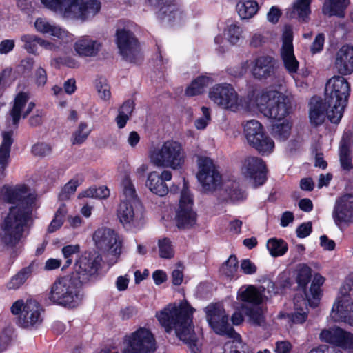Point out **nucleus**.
<instances>
[{"label": "nucleus", "mask_w": 353, "mask_h": 353, "mask_svg": "<svg viewBox=\"0 0 353 353\" xmlns=\"http://www.w3.org/2000/svg\"><path fill=\"white\" fill-rule=\"evenodd\" d=\"M241 269L245 274H253L256 272V266L249 259L241 261Z\"/></svg>", "instance_id": "63"}, {"label": "nucleus", "mask_w": 353, "mask_h": 353, "mask_svg": "<svg viewBox=\"0 0 353 353\" xmlns=\"http://www.w3.org/2000/svg\"><path fill=\"white\" fill-rule=\"evenodd\" d=\"M292 350V344L288 341H279L276 343V353H290Z\"/></svg>", "instance_id": "64"}, {"label": "nucleus", "mask_w": 353, "mask_h": 353, "mask_svg": "<svg viewBox=\"0 0 353 353\" xmlns=\"http://www.w3.org/2000/svg\"><path fill=\"white\" fill-rule=\"evenodd\" d=\"M148 157L150 162L156 167L177 170L184 166L186 152L181 142L170 139L150 149Z\"/></svg>", "instance_id": "5"}, {"label": "nucleus", "mask_w": 353, "mask_h": 353, "mask_svg": "<svg viewBox=\"0 0 353 353\" xmlns=\"http://www.w3.org/2000/svg\"><path fill=\"white\" fill-rule=\"evenodd\" d=\"M39 37L34 34H24L21 37L23 43V48L30 54H35L37 52Z\"/></svg>", "instance_id": "52"}, {"label": "nucleus", "mask_w": 353, "mask_h": 353, "mask_svg": "<svg viewBox=\"0 0 353 353\" xmlns=\"http://www.w3.org/2000/svg\"><path fill=\"white\" fill-rule=\"evenodd\" d=\"M148 3L157 10L158 17L168 21H179L183 13L178 9L174 0H147Z\"/></svg>", "instance_id": "25"}, {"label": "nucleus", "mask_w": 353, "mask_h": 353, "mask_svg": "<svg viewBox=\"0 0 353 353\" xmlns=\"http://www.w3.org/2000/svg\"><path fill=\"white\" fill-rule=\"evenodd\" d=\"M124 352L127 353H152L157 344L152 333L146 328H139L124 340Z\"/></svg>", "instance_id": "15"}, {"label": "nucleus", "mask_w": 353, "mask_h": 353, "mask_svg": "<svg viewBox=\"0 0 353 353\" xmlns=\"http://www.w3.org/2000/svg\"><path fill=\"white\" fill-rule=\"evenodd\" d=\"M350 92V85L344 77L334 76L327 81L324 101L327 106V118L332 123L340 122Z\"/></svg>", "instance_id": "3"}, {"label": "nucleus", "mask_w": 353, "mask_h": 353, "mask_svg": "<svg viewBox=\"0 0 353 353\" xmlns=\"http://www.w3.org/2000/svg\"><path fill=\"white\" fill-rule=\"evenodd\" d=\"M241 308L245 311V314L248 317V321L251 324L261 325L263 323L264 318L262 310L259 305H252L248 307L245 304H243Z\"/></svg>", "instance_id": "47"}, {"label": "nucleus", "mask_w": 353, "mask_h": 353, "mask_svg": "<svg viewBox=\"0 0 353 353\" xmlns=\"http://www.w3.org/2000/svg\"><path fill=\"white\" fill-rule=\"evenodd\" d=\"M47 8L67 19L82 21L94 17L101 9L98 0H41Z\"/></svg>", "instance_id": "4"}, {"label": "nucleus", "mask_w": 353, "mask_h": 353, "mask_svg": "<svg viewBox=\"0 0 353 353\" xmlns=\"http://www.w3.org/2000/svg\"><path fill=\"white\" fill-rule=\"evenodd\" d=\"M205 312L207 321L216 334L239 339V334L228 323V316L221 305L210 304L205 307Z\"/></svg>", "instance_id": "14"}, {"label": "nucleus", "mask_w": 353, "mask_h": 353, "mask_svg": "<svg viewBox=\"0 0 353 353\" xmlns=\"http://www.w3.org/2000/svg\"><path fill=\"white\" fill-rule=\"evenodd\" d=\"M353 274H350L340 288L333 304L330 316L335 322H343L353 326Z\"/></svg>", "instance_id": "8"}, {"label": "nucleus", "mask_w": 353, "mask_h": 353, "mask_svg": "<svg viewBox=\"0 0 353 353\" xmlns=\"http://www.w3.org/2000/svg\"><path fill=\"white\" fill-rule=\"evenodd\" d=\"M32 272L31 265L21 269L16 274L12 276L6 283L8 290H17L22 286L26 280L30 276Z\"/></svg>", "instance_id": "40"}, {"label": "nucleus", "mask_w": 353, "mask_h": 353, "mask_svg": "<svg viewBox=\"0 0 353 353\" xmlns=\"http://www.w3.org/2000/svg\"><path fill=\"white\" fill-rule=\"evenodd\" d=\"M217 199L221 202L238 201L245 198V193L239 188L236 182H225L218 190Z\"/></svg>", "instance_id": "30"}, {"label": "nucleus", "mask_w": 353, "mask_h": 353, "mask_svg": "<svg viewBox=\"0 0 353 353\" xmlns=\"http://www.w3.org/2000/svg\"><path fill=\"white\" fill-rule=\"evenodd\" d=\"M91 132L92 128L88 123L81 121L72 134L70 139L72 144L81 145L87 140Z\"/></svg>", "instance_id": "42"}, {"label": "nucleus", "mask_w": 353, "mask_h": 353, "mask_svg": "<svg viewBox=\"0 0 353 353\" xmlns=\"http://www.w3.org/2000/svg\"><path fill=\"white\" fill-rule=\"evenodd\" d=\"M201 111L203 116L197 119L194 122V125L198 130H203L206 128L210 121V110L207 107H202Z\"/></svg>", "instance_id": "58"}, {"label": "nucleus", "mask_w": 353, "mask_h": 353, "mask_svg": "<svg viewBox=\"0 0 353 353\" xmlns=\"http://www.w3.org/2000/svg\"><path fill=\"white\" fill-rule=\"evenodd\" d=\"M34 80L37 86H44L47 82V73L43 68L39 66L36 68L34 72Z\"/></svg>", "instance_id": "61"}, {"label": "nucleus", "mask_w": 353, "mask_h": 353, "mask_svg": "<svg viewBox=\"0 0 353 353\" xmlns=\"http://www.w3.org/2000/svg\"><path fill=\"white\" fill-rule=\"evenodd\" d=\"M12 314L18 315L17 323L24 328L37 326L42 322V308L40 304L34 299L15 301L10 308Z\"/></svg>", "instance_id": "10"}, {"label": "nucleus", "mask_w": 353, "mask_h": 353, "mask_svg": "<svg viewBox=\"0 0 353 353\" xmlns=\"http://www.w3.org/2000/svg\"><path fill=\"white\" fill-rule=\"evenodd\" d=\"M110 191L105 187L101 186L97 188H91L83 192L79 195V197H91V198H99L105 199L109 196Z\"/></svg>", "instance_id": "55"}, {"label": "nucleus", "mask_w": 353, "mask_h": 353, "mask_svg": "<svg viewBox=\"0 0 353 353\" xmlns=\"http://www.w3.org/2000/svg\"><path fill=\"white\" fill-rule=\"evenodd\" d=\"M319 337L322 341L341 347L349 352H353V334L339 327L322 330Z\"/></svg>", "instance_id": "21"}, {"label": "nucleus", "mask_w": 353, "mask_h": 353, "mask_svg": "<svg viewBox=\"0 0 353 353\" xmlns=\"http://www.w3.org/2000/svg\"><path fill=\"white\" fill-rule=\"evenodd\" d=\"M101 44L88 36H83L77 39L74 43V49L80 57H94L100 51Z\"/></svg>", "instance_id": "28"}, {"label": "nucleus", "mask_w": 353, "mask_h": 353, "mask_svg": "<svg viewBox=\"0 0 353 353\" xmlns=\"http://www.w3.org/2000/svg\"><path fill=\"white\" fill-rule=\"evenodd\" d=\"M29 99V94L27 92H21L16 95L12 108L10 111L13 125H17L21 117H26L34 108V103L30 102L28 103L26 109L23 110Z\"/></svg>", "instance_id": "26"}, {"label": "nucleus", "mask_w": 353, "mask_h": 353, "mask_svg": "<svg viewBox=\"0 0 353 353\" xmlns=\"http://www.w3.org/2000/svg\"><path fill=\"white\" fill-rule=\"evenodd\" d=\"M276 121L278 122L272 127L271 133L279 141H285L290 135L292 123L285 117Z\"/></svg>", "instance_id": "37"}, {"label": "nucleus", "mask_w": 353, "mask_h": 353, "mask_svg": "<svg viewBox=\"0 0 353 353\" xmlns=\"http://www.w3.org/2000/svg\"><path fill=\"white\" fill-rule=\"evenodd\" d=\"M36 30L41 34L63 39L67 37L68 32L59 26L49 22L45 18H39L34 22Z\"/></svg>", "instance_id": "33"}, {"label": "nucleus", "mask_w": 353, "mask_h": 353, "mask_svg": "<svg viewBox=\"0 0 353 353\" xmlns=\"http://www.w3.org/2000/svg\"><path fill=\"white\" fill-rule=\"evenodd\" d=\"M254 103L265 117L279 121L290 113L291 107L289 98L276 90L257 93Z\"/></svg>", "instance_id": "7"}, {"label": "nucleus", "mask_w": 353, "mask_h": 353, "mask_svg": "<svg viewBox=\"0 0 353 353\" xmlns=\"http://www.w3.org/2000/svg\"><path fill=\"white\" fill-rule=\"evenodd\" d=\"M276 60L272 56L261 55L252 62L251 73L259 80L266 79L272 77L276 68Z\"/></svg>", "instance_id": "23"}, {"label": "nucleus", "mask_w": 353, "mask_h": 353, "mask_svg": "<svg viewBox=\"0 0 353 353\" xmlns=\"http://www.w3.org/2000/svg\"><path fill=\"white\" fill-rule=\"evenodd\" d=\"M263 132L262 125L256 120L248 121L244 124V134L250 145L254 143L259 137H261Z\"/></svg>", "instance_id": "36"}, {"label": "nucleus", "mask_w": 353, "mask_h": 353, "mask_svg": "<svg viewBox=\"0 0 353 353\" xmlns=\"http://www.w3.org/2000/svg\"><path fill=\"white\" fill-rule=\"evenodd\" d=\"M194 309L186 301L170 303L156 313V317L167 333L174 331L176 336L187 343L192 353H199L200 345L194 332Z\"/></svg>", "instance_id": "2"}, {"label": "nucleus", "mask_w": 353, "mask_h": 353, "mask_svg": "<svg viewBox=\"0 0 353 353\" xmlns=\"http://www.w3.org/2000/svg\"><path fill=\"white\" fill-rule=\"evenodd\" d=\"M332 216L334 223L340 229L353 224V194H345L337 197Z\"/></svg>", "instance_id": "18"}, {"label": "nucleus", "mask_w": 353, "mask_h": 353, "mask_svg": "<svg viewBox=\"0 0 353 353\" xmlns=\"http://www.w3.org/2000/svg\"><path fill=\"white\" fill-rule=\"evenodd\" d=\"M81 180L72 179L68 181L59 193V198L61 200H68L71 195L76 192L77 187L81 184Z\"/></svg>", "instance_id": "53"}, {"label": "nucleus", "mask_w": 353, "mask_h": 353, "mask_svg": "<svg viewBox=\"0 0 353 353\" xmlns=\"http://www.w3.org/2000/svg\"><path fill=\"white\" fill-rule=\"evenodd\" d=\"M159 256L164 259H171L174 256V251L171 241L163 238L158 241Z\"/></svg>", "instance_id": "51"}, {"label": "nucleus", "mask_w": 353, "mask_h": 353, "mask_svg": "<svg viewBox=\"0 0 353 353\" xmlns=\"http://www.w3.org/2000/svg\"><path fill=\"white\" fill-rule=\"evenodd\" d=\"M311 272V268L307 265H300L296 277V281L300 287L305 288L310 281Z\"/></svg>", "instance_id": "54"}, {"label": "nucleus", "mask_w": 353, "mask_h": 353, "mask_svg": "<svg viewBox=\"0 0 353 353\" xmlns=\"http://www.w3.org/2000/svg\"><path fill=\"white\" fill-rule=\"evenodd\" d=\"M52 148L50 145L45 143H38L32 148V152L34 155L38 157H45L51 153Z\"/></svg>", "instance_id": "59"}, {"label": "nucleus", "mask_w": 353, "mask_h": 353, "mask_svg": "<svg viewBox=\"0 0 353 353\" xmlns=\"http://www.w3.org/2000/svg\"><path fill=\"white\" fill-rule=\"evenodd\" d=\"M67 214V209L65 205H61L55 213L54 218L48 226V231L50 233L54 232L59 229L63 223V219Z\"/></svg>", "instance_id": "50"}, {"label": "nucleus", "mask_w": 353, "mask_h": 353, "mask_svg": "<svg viewBox=\"0 0 353 353\" xmlns=\"http://www.w3.org/2000/svg\"><path fill=\"white\" fill-rule=\"evenodd\" d=\"M0 200L18 203L10 208L1 225L0 242L7 248H13L21 241L24 226L30 219L35 194L26 185L3 186L0 189Z\"/></svg>", "instance_id": "1"}, {"label": "nucleus", "mask_w": 353, "mask_h": 353, "mask_svg": "<svg viewBox=\"0 0 353 353\" xmlns=\"http://www.w3.org/2000/svg\"><path fill=\"white\" fill-rule=\"evenodd\" d=\"M241 174L250 179L254 187L263 185L266 181V166L258 157L248 156L241 162Z\"/></svg>", "instance_id": "17"}, {"label": "nucleus", "mask_w": 353, "mask_h": 353, "mask_svg": "<svg viewBox=\"0 0 353 353\" xmlns=\"http://www.w3.org/2000/svg\"><path fill=\"white\" fill-rule=\"evenodd\" d=\"M236 9L241 19H248L256 14L259 10V5L256 1L253 0L241 1L237 3Z\"/></svg>", "instance_id": "41"}, {"label": "nucleus", "mask_w": 353, "mask_h": 353, "mask_svg": "<svg viewBox=\"0 0 353 353\" xmlns=\"http://www.w3.org/2000/svg\"><path fill=\"white\" fill-rule=\"evenodd\" d=\"M34 65V60L31 57H26L22 59L17 66L18 72L22 74L30 72Z\"/></svg>", "instance_id": "60"}, {"label": "nucleus", "mask_w": 353, "mask_h": 353, "mask_svg": "<svg viewBox=\"0 0 353 353\" xmlns=\"http://www.w3.org/2000/svg\"><path fill=\"white\" fill-rule=\"evenodd\" d=\"M196 178L205 193L215 192L221 187V175L213 161L206 157L198 159V172Z\"/></svg>", "instance_id": "11"}, {"label": "nucleus", "mask_w": 353, "mask_h": 353, "mask_svg": "<svg viewBox=\"0 0 353 353\" xmlns=\"http://www.w3.org/2000/svg\"><path fill=\"white\" fill-rule=\"evenodd\" d=\"M312 0H295L291 8L287 9L286 14L290 18H298L303 22L307 21L311 13Z\"/></svg>", "instance_id": "31"}, {"label": "nucleus", "mask_w": 353, "mask_h": 353, "mask_svg": "<svg viewBox=\"0 0 353 353\" xmlns=\"http://www.w3.org/2000/svg\"><path fill=\"white\" fill-rule=\"evenodd\" d=\"M193 199L183 179V188L181 193L179 206L176 212V222L178 228L192 227L196 223V214L192 210Z\"/></svg>", "instance_id": "16"}, {"label": "nucleus", "mask_w": 353, "mask_h": 353, "mask_svg": "<svg viewBox=\"0 0 353 353\" xmlns=\"http://www.w3.org/2000/svg\"><path fill=\"white\" fill-rule=\"evenodd\" d=\"M312 229L310 221L303 223L296 230V236L301 239L305 238L310 234Z\"/></svg>", "instance_id": "62"}, {"label": "nucleus", "mask_w": 353, "mask_h": 353, "mask_svg": "<svg viewBox=\"0 0 353 353\" xmlns=\"http://www.w3.org/2000/svg\"><path fill=\"white\" fill-rule=\"evenodd\" d=\"M122 193L121 201L132 203V201H140L137 198L135 188L131 179L126 176L121 182Z\"/></svg>", "instance_id": "44"}, {"label": "nucleus", "mask_w": 353, "mask_h": 353, "mask_svg": "<svg viewBox=\"0 0 353 353\" xmlns=\"http://www.w3.org/2000/svg\"><path fill=\"white\" fill-rule=\"evenodd\" d=\"M334 67L338 72L343 75L353 72V46L344 45L336 52Z\"/></svg>", "instance_id": "27"}, {"label": "nucleus", "mask_w": 353, "mask_h": 353, "mask_svg": "<svg viewBox=\"0 0 353 353\" xmlns=\"http://www.w3.org/2000/svg\"><path fill=\"white\" fill-rule=\"evenodd\" d=\"M96 88L100 98L103 100H108L111 97L110 88L106 80L100 78L97 80Z\"/></svg>", "instance_id": "57"}, {"label": "nucleus", "mask_w": 353, "mask_h": 353, "mask_svg": "<svg viewBox=\"0 0 353 353\" xmlns=\"http://www.w3.org/2000/svg\"><path fill=\"white\" fill-rule=\"evenodd\" d=\"M172 178V174L168 170H163L160 174L157 171H152L148 175L145 185L153 194L164 196L169 192L165 182L170 181Z\"/></svg>", "instance_id": "24"}, {"label": "nucleus", "mask_w": 353, "mask_h": 353, "mask_svg": "<svg viewBox=\"0 0 353 353\" xmlns=\"http://www.w3.org/2000/svg\"><path fill=\"white\" fill-rule=\"evenodd\" d=\"M267 249L274 257L284 255L288 249V243L281 239L272 238L266 243Z\"/></svg>", "instance_id": "45"}, {"label": "nucleus", "mask_w": 353, "mask_h": 353, "mask_svg": "<svg viewBox=\"0 0 353 353\" xmlns=\"http://www.w3.org/2000/svg\"><path fill=\"white\" fill-rule=\"evenodd\" d=\"M96 247L104 254L112 256L116 263L121 254L122 239L113 230L107 228L97 229L92 236Z\"/></svg>", "instance_id": "12"}, {"label": "nucleus", "mask_w": 353, "mask_h": 353, "mask_svg": "<svg viewBox=\"0 0 353 353\" xmlns=\"http://www.w3.org/2000/svg\"><path fill=\"white\" fill-rule=\"evenodd\" d=\"M80 248L79 245H68L64 246L62 250V254L65 259V264L63 266V268L69 266L72 262L73 256L78 254L79 252Z\"/></svg>", "instance_id": "56"}, {"label": "nucleus", "mask_w": 353, "mask_h": 353, "mask_svg": "<svg viewBox=\"0 0 353 353\" xmlns=\"http://www.w3.org/2000/svg\"><path fill=\"white\" fill-rule=\"evenodd\" d=\"M220 273L221 275L230 279L237 278L239 266L236 257L231 255L228 259L222 264L220 268Z\"/></svg>", "instance_id": "46"}, {"label": "nucleus", "mask_w": 353, "mask_h": 353, "mask_svg": "<svg viewBox=\"0 0 353 353\" xmlns=\"http://www.w3.org/2000/svg\"><path fill=\"white\" fill-rule=\"evenodd\" d=\"M117 216L122 225L129 230L141 228L145 222L143 207L140 201H121Z\"/></svg>", "instance_id": "13"}, {"label": "nucleus", "mask_w": 353, "mask_h": 353, "mask_svg": "<svg viewBox=\"0 0 353 353\" xmlns=\"http://www.w3.org/2000/svg\"><path fill=\"white\" fill-rule=\"evenodd\" d=\"M292 41V30L290 26H285L282 35L280 55L285 69L292 77H294L299 70V63L294 53Z\"/></svg>", "instance_id": "19"}, {"label": "nucleus", "mask_w": 353, "mask_h": 353, "mask_svg": "<svg viewBox=\"0 0 353 353\" xmlns=\"http://www.w3.org/2000/svg\"><path fill=\"white\" fill-rule=\"evenodd\" d=\"M101 259L97 252L85 253L79 258L74 265V273L78 276L77 279L80 281L81 284L88 281L91 276L97 273Z\"/></svg>", "instance_id": "20"}, {"label": "nucleus", "mask_w": 353, "mask_h": 353, "mask_svg": "<svg viewBox=\"0 0 353 353\" xmlns=\"http://www.w3.org/2000/svg\"><path fill=\"white\" fill-rule=\"evenodd\" d=\"M208 97L214 104L224 110L237 112L245 107L244 99L230 83L214 85L210 89Z\"/></svg>", "instance_id": "9"}, {"label": "nucleus", "mask_w": 353, "mask_h": 353, "mask_svg": "<svg viewBox=\"0 0 353 353\" xmlns=\"http://www.w3.org/2000/svg\"><path fill=\"white\" fill-rule=\"evenodd\" d=\"M12 133H3V141L0 145V177L3 176L4 170L8 167L10 161V147L13 143Z\"/></svg>", "instance_id": "34"}, {"label": "nucleus", "mask_w": 353, "mask_h": 353, "mask_svg": "<svg viewBox=\"0 0 353 353\" xmlns=\"http://www.w3.org/2000/svg\"><path fill=\"white\" fill-rule=\"evenodd\" d=\"M327 112L325 101L319 97H312L309 104V119L310 124L316 127L323 123Z\"/></svg>", "instance_id": "29"}, {"label": "nucleus", "mask_w": 353, "mask_h": 353, "mask_svg": "<svg viewBox=\"0 0 353 353\" xmlns=\"http://www.w3.org/2000/svg\"><path fill=\"white\" fill-rule=\"evenodd\" d=\"M237 299L242 302L256 305L263 302V296L259 289L254 285H243L239 288Z\"/></svg>", "instance_id": "32"}, {"label": "nucleus", "mask_w": 353, "mask_h": 353, "mask_svg": "<svg viewBox=\"0 0 353 353\" xmlns=\"http://www.w3.org/2000/svg\"><path fill=\"white\" fill-rule=\"evenodd\" d=\"M212 83L210 77L207 76H199L192 81L185 90L188 96L192 97L200 94L204 92L205 88Z\"/></svg>", "instance_id": "39"}, {"label": "nucleus", "mask_w": 353, "mask_h": 353, "mask_svg": "<svg viewBox=\"0 0 353 353\" xmlns=\"http://www.w3.org/2000/svg\"><path fill=\"white\" fill-rule=\"evenodd\" d=\"M339 161L341 168L345 171H350L353 168L352 154L346 145H340Z\"/></svg>", "instance_id": "48"}, {"label": "nucleus", "mask_w": 353, "mask_h": 353, "mask_svg": "<svg viewBox=\"0 0 353 353\" xmlns=\"http://www.w3.org/2000/svg\"><path fill=\"white\" fill-rule=\"evenodd\" d=\"M349 3V0H326L323 7V12L329 17H343L345 10Z\"/></svg>", "instance_id": "35"}, {"label": "nucleus", "mask_w": 353, "mask_h": 353, "mask_svg": "<svg viewBox=\"0 0 353 353\" xmlns=\"http://www.w3.org/2000/svg\"><path fill=\"white\" fill-rule=\"evenodd\" d=\"M81 285L74 274L60 277L51 285L48 298L54 304L74 307L82 299Z\"/></svg>", "instance_id": "6"}, {"label": "nucleus", "mask_w": 353, "mask_h": 353, "mask_svg": "<svg viewBox=\"0 0 353 353\" xmlns=\"http://www.w3.org/2000/svg\"><path fill=\"white\" fill-rule=\"evenodd\" d=\"M324 278L320 275H315L314 280L312 282L309 292H305L308 304L312 307H316L321 296L320 286L323 283Z\"/></svg>", "instance_id": "38"}, {"label": "nucleus", "mask_w": 353, "mask_h": 353, "mask_svg": "<svg viewBox=\"0 0 353 353\" xmlns=\"http://www.w3.org/2000/svg\"><path fill=\"white\" fill-rule=\"evenodd\" d=\"M242 35V29L235 23L228 25L224 30L225 39L231 44L237 43Z\"/></svg>", "instance_id": "49"}, {"label": "nucleus", "mask_w": 353, "mask_h": 353, "mask_svg": "<svg viewBox=\"0 0 353 353\" xmlns=\"http://www.w3.org/2000/svg\"><path fill=\"white\" fill-rule=\"evenodd\" d=\"M117 44L121 54L125 60L130 62L135 61L139 54V50L137 39L130 31L117 30Z\"/></svg>", "instance_id": "22"}, {"label": "nucleus", "mask_w": 353, "mask_h": 353, "mask_svg": "<svg viewBox=\"0 0 353 353\" xmlns=\"http://www.w3.org/2000/svg\"><path fill=\"white\" fill-rule=\"evenodd\" d=\"M250 146L263 155H268L273 152L274 142L268 135L263 132V134H261V137H259L257 141Z\"/></svg>", "instance_id": "43"}]
</instances>
